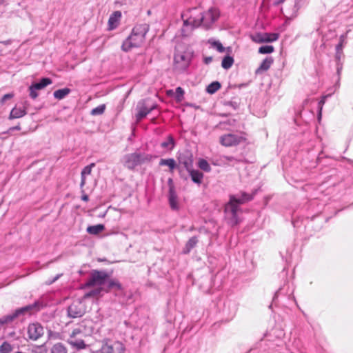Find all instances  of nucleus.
Wrapping results in <instances>:
<instances>
[{
    "label": "nucleus",
    "mask_w": 353,
    "mask_h": 353,
    "mask_svg": "<svg viewBox=\"0 0 353 353\" xmlns=\"http://www.w3.org/2000/svg\"><path fill=\"white\" fill-rule=\"evenodd\" d=\"M148 30L149 26L145 23L135 26L132 34L123 41L121 49L128 52L133 48L140 47L144 43Z\"/></svg>",
    "instance_id": "obj_2"
},
{
    "label": "nucleus",
    "mask_w": 353,
    "mask_h": 353,
    "mask_svg": "<svg viewBox=\"0 0 353 353\" xmlns=\"http://www.w3.org/2000/svg\"><path fill=\"white\" fill-rule=\"evenodd\" d=\"M212 61V57H206L204 58V63L205 64H209L210 63H211Z\"/></svg>",
    "instance_id": "obj_51"
},
{
    "label": "nucleus",
    "mask_w": 353,
    "mask_h": 353,
    "mask_svg": "<svg viewBox=\"0 0 353 353\" xmlns=\"http://www.w3.org/2000/svg\"><path fill=\"white\" fill-rule=\"evenodd\" d=\"M44 334L43 326L39 323H30L28 327V336L30 340L37 341Z\"/></svg>",
    "instance_id": "obj_12"
},
{
    "label": "nucleus",
    "mask_w": 353,
    "mask_h": 353,
    "mask_svg": "<svg viewBox=\"0 0 353 353\" xmlns=\"http://www.w3.org/2000/svg\"><path fill=\"white\" fill-rule=\"evenodd\" d=\"M70 92V90L69 88H63L54 91L53 95L55 99L61 100L64 99Z\"/></svg>",
    "instance_id": "obj_26"
},
{
    "label": "nucleus",
    "mask_w": 353,
    "mask_h": 353,
    "mask_svg": "<svg viewBox=\"0 0 353 353\" xmlns=\"http://www.w3.org/2000/svg\"><path fill=\"white\" fill-rule=\"evenodd\" d=\"M154 108H156V105L154 104L150 105L145 102L143 103H139L138 112L136 115L137 121H140L143 119Z\"/></svg>",
    "instance_id": "obj_14"
},
{
    "label": "nucleus",
    "mask_w": 353,
    "mask_h": 353,
    "mask_svg": "<svg viewBox=\"0 0 353 353\" xmlns=\"http://www.w3.org/2000/svg\"><path fill=\"white\" fill-rule=\"evenodd\" d=\"M219 17V12L217 9L211 8L208 11H201V26L209 28L211 25L217 20Z\"/></svg>",
    "instance_id": "obj_9"
},
{
    "label": "nucleus",
    "mask_w": 353,
    "mask_h": 353,
    "mask_svg": "<svg viewBox=\"0 0 353 353\" xmlns=\"http://www.w3.org/2000/svg\"><path fill=\"white\" fill-rule=\"evenodd\" d=\"M188 172L190 173L193 182L197 184L201 183L202 179L203 178V174L202 172H199V170H193L192 168H191L190 170H188Z\"/></svg>",
    "instance_id": "obj_21"
},
{
    "label": "nucleus",
    "mask_w": 353,
    "mask_h": 353,
    "mask_svg": "<svg viewBox=\"0 0 353 353\" xmlns=\"http://www.w3.org/2000/svg\"><path fill=\"white\" fill-rule=\"evenodd\" d=\"M199 167L205 172H210L211 170L210 164L205 159H200L198 163Z\"/></svg>",
    "instance_id": "obj_36"
},
{
    "label": "nucleus",
    "mask_w": 353,
    "mask_h": 353,
    "mask_svg": "<svg viewBox=\"0 0 353 353\" xmlns=\"http://www.w3.org/2000/svg\"><path fill=\"white\" fill-rule=\"evenodd\" d=\"M105 109L104 104L100 105L91 110V114L93 116L102 114Z\"/></svg>",
    "instance_id": "obj_37"
},
{
    "label": "nucleus",
    "mask_w": 353,
    "mask_h": 353,
    "mask_svg": "<svg viewBox=\"0 0 353 353\" xmlns=\"http://www.w3.org/2000/svg\"><path fill=\"white\" fill-rule=\"evenodd\" d=\"M304 0H293L289 6L282 9L283 14L290 19L294 18L298 13L299 8L303 3Z\"/></svg>",
    "instance_id": "obj_11"
},
{
    "label": "nucleus",
    "mask_w": 353,
    "mask_h": 353,
    "mask_svg": "<svg viewBox=\"0 0 353 353\" xmlns=\"http://www.w3.org/2000/svg\"><path fill=\"white\" fill-rule=\"evenodd\" d=\"M172 179H169L170 183H172Z\"/></svg>",
    "instance_id": "obj_58"
},
{
    "label": "nucleus",
    "mask_w": 353,
    "mask_h": 353,
    "mask_svg": "<svg viewBox=\"0 0 353 353\" xmlns=\"http://www.w3.org/2000/svg\"><path fill=\"white\" fill-rule=\"evenodd\" d=\"M29 105L28 101L23 103V107H14L10 112L9 119H14L23 117L27 114V108Z\"/></svg>",
    "instance_id": "obj_15"
},
{
    "label": "nucleus",
    "mask_w": 353,
    "mask_h": 353,
    "mask_svg": "<svg viewBox=\"0 0 353 353\" xmlns=\"http://www.w3.org/2000/svg\"><path fill=\"white\" fill-rule=\"evenodd\" d=\"M330 96V94H327V95L322 97L321 99L319 102V104H318V107H319L318 119H319V120H320L321 118V112H322V110H323V106L325 103L326 99Z\"/></svg>",
    "instance_id": "obj_40"
},
{
    "label": "nucleus",
    "mask_w": 353,
    "mask_h": 353,
    "mask_svg": "<svg viewBox=\"0 0 353 353\" xmlns=\"http://www.w3.org/2000/svg\"><path fill=\"white\" fill-rule=\"evenodd\" d=\"M252 197L245 192L239 194L231 195L230 201L225 206V214L231 225H237L239 223L238 212L241 210L239 205L252 200Z\"/></svg>",
    "instance_id": "obj_1"
},
{
    "label": "nucleus",
    "mask_w": 353,
    "mask_h": 353,
    "mask_svg": "<svg viewBox=\"0 0 353 353\" xmlns=\"http://www.w3.org/2000/svg\"><path fill=\"white\" fill-rule=\"evenodd\" d=\"M68 316L70 318L75 319L83 316L86 312V306L82 299L74 300L68 307Z\"/></svg>",
    "instance_id": "obj_5"
},
{
    "label": "nucleus",
    "mask_w": 353,
    "mask_h": 353,
    "mask_svg": "<svg viewBox=\"0 0 353 353\" xmlns=\"http://www.w3.org/2000/svg\"><path fill=\"white\" fill-rule=\"evenodd\" d=\"M177 159L179 161L178 165H183L187 171L190 170V169L192 168L193 157L190 152L185 151L182 153H180Z\"/></svg>",
    "instance_id": "obj_13"
},
{
    "label": "nucleus",
    "mask_w": 353,
    "mask_h": 353,
    "mask_svg": "<svg viewBox=\"0 0 353 353\" xmlns=\"http://www.w3.org/2000/svg\"><path fill=\"white\" fill-rule=\"evenodd\" d=\"M233 63H234V59L232 57L225 56L222 60L221 66L224 69H229L232 67V65H233Z\"/></svg>",
    "instance_id": "obj_33"
},
{
    "label": "nucleus",
    "mask_w": 353,
    "mask_h": 353,
    "mask_svg": "<svg viewBox=\"0 0 353 353\" xmlns=\"http://www.w3.org/2000/svg\"><path fill=\"white\" fill-rule=\"evenodd\" d=\"M95 166V164L94 163H90V165L85 166L81 171V180L80 183V187L81 188H83V186L85 185V176L87 175H90L92 172V168Z\"/></svg>",
    "instance_id": "obj_19"
},
{
    "label": "nucleus",
    "mask_w": 353,
    "mask_h": 353,
    "mask_svg": "<svg viewBox=\"0 0 353 353\" xmlns=\"http://www.w3.org/2000/svg\"><path fill=\"white\" fill-rule=\"evenodd\" d=\"M336 59H340V54H339V51H337V52H336Z\"/></svg>",
    "instance_id": "obj_54"
},
{
    "label": "nucleus",
    "mask_w": 353,
    "mask_h": 353,
    "mask_svg": "<svg viewBox=\"0 0 353 353\" xmlns=\"http://www.w3.org/2000/svg\"><path fill=\"white\" fill-rule=\"evenodd\" d=\"M221 161L225 163H231L232 165H234V163L238 162V160L236 159H235L233 157H230V156H223L221 157Z\"/></svg>",
    "instance_id": "obj_43"
},
{
    "label": "nucleus",
    "mask_w": 353,
    "mask_h": 353,
    "mask_svg": "<svg viewBox=\"0 0 353 353\" xmlns=\"http://www.w3.org/2000/svg\"><path fill=\"white\" fill-rule=\"evenodd\" d=\"M14 130H20V126L19 125H17V126H15L13 128Z\"/></svg>",
    "instance_id": "obj_55"
},
{
    "label": "nucleus",
    "mask_w": 353,
    "mask_h": 353,
    "mask_svg": "<svg viewBox=\"0 0 353 353\" xmlns=\"http://www.w3.org/2000/svg\"><path fill=\"white\" fill-rule=\"evenodd\" d=\"M3 0H0V3H3Z\"/></svg>",
    "instance_id": "obj_57"
},
{
    "label": "nucleus",
    "mask_w": 353,
    "mask_h": 353,
    "mask_svg": "<svg viewBox=\"0 0 353 353\" xmlns=\"http://www.w3.org/2000/svg\"><path fill=\"white\" fill-rule=\"evenodd\" d=\"M12 345L8 342H4L0 346V352L1 353H10L12 351Z\"/></svg>",
    "instance_id": "obj_41"
},
{
    "label": "nucleus",
    "mask_w": 353,
    "mask_h": 353,
    "mask_svg": "<svg viewBox=\"0 0 353 353\" xmlns=\"http://www.w3.org/2000/svg\"><path fill=\"white\" fill-rule=\"evenodd\" d=\"M245 139L237 134H227L220 137L221 143L225 147H231L242 143Z\"/></svg>",
    "instance_id": "obj_10"
},
{
    "label": "nucleus",
    "mask_w": 353,
    "mask_h": 353,
    "mask_svg": "<svg viewBox=\"0 0 353 353\" xmlns=\"http://www.w3.org/2000/svg\"><path fill=\"white\" fill-rule=\"evenodd\" d=\"M51 353H67V349L62 343H57L52 347Z\"/></svg>",
    "instance_id": "obj_32"
},
{
    "label": "nucleus",
    "mask_w": 353,
    "mask_h": 353,
    "mask_svg": "<svg viewBox=\"0 0 353 353\" xmlns=\"http://www.w3.org/2000/svg\"><path fill=\"white\" fill-rule=\"evenodd\" d=\"M115 288L118 290H122L121 284L117 280H110L108 281V288L107 290H105L106 292H109L110 289Z\"/></svg>",
    "instance_id": "obj_35"
},
{
    "label": "nucleus",
    "mask_w": 353,
    "mask_h": 353,
    "mask_svg": "<svg viewBox=\"0 0 353 353\" xmlns=\"http://www.w3.org/2000/svg\"><path fill=\"white\" fill-rule=\"evenodd\" d=\"M337 71H338V72H339V71H340V68H337Z\"/></svg>",
    "instance_id": "obj_56"
},
{
    "label": "nucleus",
    "mask_w": 353,
    "mask_h": 353,
    "mask_svg": "<svg viewBox=\"0 0 353 353\" xmlns=\"http://www.w3.org/2000/svg\"><path fill=\"white\" fill-rule=\"evenodd\" d=\"M101 343L99 353H124L125 352V346L121 342L104 339Z\"/></svg>",
    "instance_id": "obj_6"
},
{
    "label": "nucleus",
    "mask_w": 353,
    "mask_h": 353,
    "mask_svg": "<svg viewBox=\"0 0 353 353\" xmlns=\"http://www.w3.org/2000/svg\"><path fill=\"white\" fill-rule=\"evenodd\" d=\"M62 276V274H57L56 276H54L53 278V279L50 280V281H48L46 282V283L48 285H51L53 283H54L56 281H57L61 276Z\"/></svg>",
    "instance_id": "obj_49"
},
{
    "label": "nucleus",
    "mask_w": 353,
    "mask_h": 353,
    "mask_svg": "<svg viewBox=\"0 0 353 353\" xmlns=\"http://www.w3.org/2000/svg\"><path fill=\"white\" fill-rule=\"evenodd\" d=\"M109 275L104 271L93 270L90 274V277L85 283L87 287H92L94 285H99L101 287L107 279Z\"/></svg>",
    "instance_id": "obj_8"
},
{
    "label": "nucleus",
    "mask_w": 353,
    "mask_h": 353,
    "mask_svg": "<svg viewBox=\"0 0 353 353\" xmlns=\"http://www.w3.org/2000/svg\"><path fill=\"white\" fill-rule=\"evenodd\" d=\"M81 333L82 330H81V328H74L70 335V339H76V336Z\"/></svg>",
    "instance_id": "obj_46"
},
{
    "label": "nucleus",
    "mask_w": 353,
    "mask_h": 353,
    "mask_svg": "<svg viewBox=\"0 0 353 353\" xmlns=\"http://www.w3.org/2000/svg\"><path fill=\"white\" fill-rule=\"evenodd\" d=\"M175 145L174 140L172 136H169L168 139L161 143V146L163 148L168 150H172Z\"/></svg>",
    "instance_id": "obj_27"
},
{
    "label": "nucleus",
    "mask_w": 353,
    "mask_h": 353,
    "mask_svg": "<svg viewBox=\"0 0 353 353\" xmlns=\"http://www.w3.org/2000/svg\"><path fill=\"white\" fill-rule=\"evenodd\" d=\"M152 159V156L150 154L134 152L125 154L121 161L124 167L129 170H134L138 165L150 162Z\"/></svg>",
    "instance_id": "obj_4"
},
{
    "label": "nucleus",
    "mask_w": 353,
    "mask_h": 353,
    "mask_svg": "<svg viewBox=\"0 0 353 353\" xmlns=\"http://www.w3.org/2000/svg\"><path fill=\"white\" fill-rule=\"evenodd\" d=\"M121 13L119 11L113 12L108 19V29L113 30L116 28L119 24Z\"/></svg>",
    "instance_id": "obj_18"
},
{
    "label": "nucleus",
    "mask_w": 353,
    "mask_h": 353,
    "mask_svg": "<svg viewBox=\"0 0 353 353\" xmlns=\"http://www.w3.org/2000/svg\"><path fill=\"white\" fill-rule=\"evenodd\" d=\"M274 47L272 46H262L259 48L260 54H270L274 52Z\"/></svg>",
    "instance_id": "obj_38"
},
{
    "label": "nucleus",
    "mask_w": 353,
    "mask_h": 353,
    "mask_svg": "<svg viewBox=\"0 0 353 353\" xmlns=\"http://www.w3.org/2000/svg\"><path fill=\"white\" fill-rule=\"evenodd\" d=\"M209 43L212 45V46L217 50L219 52H223L225 51V48L223 46L221 43L219 41H209Z\"/></svg>",
    "instance_id": "obj_39"
},
{
    "label": "nucleus",
    "mask_w": 353,
    "mask_h": 353,
    "mask_svg": "<svg viewBox=\"0 0 353 353\" xmlns=\"http://www.w3.org/2000/svg\"><path fill=\"white\" fill-rule=\"evenodd\" d=\"M24 311L21 307L17 309L15 311H14L12 313L8 314V319L10 320V323L12 322L14 319L17 318L25 316Z\"/></svg>",
    "instance_id": "obj_29"
},
{
    "label": "nucleus",
    "mask_w": 353,
    "mask_h": 353,
    "mask_svg": "<svg viewBox=\"0 0 353 353\" xmlns=\"http://www.w3.org/2000/svg\"><path fill=\"white\" fill-rule=\"evenodd\" d=\"M81 193H82L81 199L83 201H88L89 200V197L86 194H85L84 190L83 188H81Z\"/></svg>",
    "instance_id": "obj_50"
},
{
    "label": "nucleus",
    "mask_w": 353,
    "mask_h": 353,
    "mask_svg": "<svg viewBox=\"0 0 353 353\" xmlns=\"http://www.w3.org/2000/svg\"><path fill=\"white\" fill-rule=\"evenodd\" d=\"M266 33H256L251 35L252 40L258 43L266 42Z\"/></svg>",
    "instance_id": "obj_31"
},
{
    "label": "nucleus",
    "mask_w": 353,
    "mask_h": 353,
    "mask_svg": "<svg viewBox=\"0 0 353 353\" xmlns=\"http://www.w3.org/2000/svg\"><path fill=\"white\" fill-rule=\"evenodd\" d=\"M43 307V305L41 302L37 301H35L32 304L28 305L26 306L22 307L21 308L24 311L26 315H30L34 311H39Z\"/></svg>",
    "instance_id": "obj_16"
},
{
    "label": "nucleus",
    "mask_w": 353,
    "mask_h": 353,
    "mask_svg": "<svg viewBox=\"0 0 353 353\" xmlns=\"http://www.w3.org/2000/svg\"><path fill=\"white\" fill-rule=\"evenodd\" d=\"M191 58L192 55L189 52L180 51L178 49L176 50L174 58L176 68L179 70H185L187 68Z\"/></svg>",
    "instance_id": "obj_7"
},
{
    "label": "nucleus",
    "mask_w": 353,
    "mask_h": 353,
    "mask_svg": "<svg viewBox=\"0 0 353 353\" xmlns=\"http://www.w3.org/2000/svg\"><path fill=\"white\" fill-rule=\"evenodd\" d=\"M12 97H13V94H12V93L6 94L2 97L1 100V103H4L6 100L10 99H11Z\"/></svg>",
    "instance_id": "obj_48"
},
{
    "label": "nucleus",
    "mask_w": 353,
    "mask_h": 353,
    "mask_svg": "<svg viewBox=\"0 0 353 353\" xmlns=\"http://www.w3.org/2000/svg\"><path fill=\"white\" fill-rule=\"evenodd\" d=\"M342 47V44L341 43H339L337 46H336V50L337 51H339V50Z\"/></svg>",
    "instance_id": "obj_53"
},
{
    "label": "nucleus",
    "mask_w": 353,
    "mask_h": 353,
    "mask_svg": "<svg viewBox=\"0 0 353 353\" xmlns=\"http://www.w3.org/2000/svg\"><path fill=\"white\" fill-rule=\"evenodd\" d=\"M103 290L105 291L104 288L103 287L99 286V288L94 289V290L87 292L86 294H85L83 299H85L92 297V296H100L102 291H103Z\"/></svg>",
    "instance_id": "obj_28"
},
{
    "label": "nucleus",
    "mask_w": 353,
    "mask_h": 353,
    "mask_svg": "<svg viewBox=\"0 0 353 353\" xmlns=\"http://www.w3.org/2000/svg\"><path fill=\"white\" fill-rule=\"evenodd\" d=\"M221 88V84L218 81L211 83L206 88V90L210 94L215 93Z\"/></svg>",
    "instance_id": "obj_34"
},
{
    "label": "nucleus",
    "mask_w": 353,
    "mask_h": 353,
    "mask_svg": "<svg viewBox=\"0 0 353 353\" xmlns=\"http://www.w3.org/2000/svg\"><path fill=\"white\" fill-rule=\"evenodd\" d=\"M10 321L8 319V316H4L0 319V330L6 325L10 323Z\"/></svg>",
    "instance_id": "obj_47"
},
{
    "label": "nucleus",
    "mask_w": 353,
    "mask_h": 353,
    "mask_svg": "<svg viewBox=\"0 0 353 353\" xmlns=\"http://www.w3.org/2000/svg\"><path fill=\"white\" fill-rule=\"evenodd\" d=\"M29 91H30V97L33 99H35L38 95H39V93H38V90L34 89L32 86H30L29 87Z\"/></svg>",
    "instance_id": "obj_45"
},
{
    "label": "nucleus",
    "mask_w": 353,
    "mask_h": 353,
    "mask_svg": "<svg viewBox=\"0 0 353 353\" xmlns=\"http://www.w3.org/2000/svg\"><path fill=\"white\" fill-rule=\"evenodd\" d=\"M184 90L181 88L178 87L175 91V99L177 101H181L183 99Z\"/></svg>",
    "instance_id": "obj_42"
},
{
    "label": "nucleus",
    "mask_w": 353,
    "mask_h": 353,
    "mask_svg": "<svg viewBox=\"0 0 353 353\" xmlns=\"http://www.w3.org/2000/svg\"><path fill=\"white\" fill-rule=\"evenodd\" d=\"M285 0H277L276 1L274 2V5L275 6H279L281 3H283Z\"/></svg>",
    "instance_id": "obj_52"
},
{
    "label": "nucleus",
    "mask_w": 353,
    "mask_h": 353,
    "mask_svg": "<svg viewBox=\"0 0 353 353\" xmlns=\"http://www.w3.org/2000/svg\"><path fill=\"white\" fill-rule=\"evenodd\" d=\"M183 22L181 32L183 36H188L192 30L201 26V10L198 8L188 9L181 13Z\"/></svg>",
    "instance_id": "obj_3"
},
{
    "label": "nucleus",
    "mask_w": 353,
    "mask_h": 353,
    "mask_svg": "<svg viewBox=\"0 0 353 353\" xmlns=\"http://www.w3.org/2000/svg\"><path fill=\"white\" fill-rule=\"evenodd\" d=\"M273 63V59L270 57H266L256 70V72L268 70Z\"/></svg>",
    "instance_id": "obj_24"
},
{
    "label": "nucleus",
    "mask_w": 353,
    "mask_h": 353,
    "mask_svg": "<svg viewBox=\"0 0 353 353\" xmlns=\"http://www.w3.org/2000/svg\"><path fill=\"white\" fill-rule=\"evenodd\" d=\"M198 242V240L196 239V236H193L192 238H190L188 241L187 242L186 245H185V250H184V253H189L190 251L195 247V245H196Z\"/></svg>",
    "instance_id": "obj_30"
},
{
    "label": "nucleus",
    "mask_w": 353,
    "mask_h": 353,
    "mask_svg": "<svg viewBox=\"0 0 353 353\" xmlns=\"http://www.w3.org/2000/svg\"><path fill=\"white\" fill-rule=\"evenodd\" d=\"M266 42H273L279 39V34L277 33H266Z\"/></svg>",
    "instance_id": "obj_44"
},
{
    "label": "nucleus",
    "mask_w": 353,
    "mask_h": 353,
    "mask_svg": "<svg viewBox=\"0 0 353 353\" xmlns=\"http://www.w3.org/2000/svg\"><path fill=\"white\" fill-rule=\"evenodd\" d=\"M105 227L102 224L91 225L87 228V232L90 234H98L104 230Z\"/></svg>",
    "instance_id": "obj_25"
},
{
    "label": "nucleus",
    "mask_w": 353,
    "mask_h": 353,
    "mask_svg": "<svg viewBox=\"0 0 353 353\" xmlns=\"http://www.w3.org/2000/svg\"><path fill=\"white\" fill-rule=\"evenodd\" d=\"M168 199L170 208L172 210H177L179 208L177 195L173 186L170 187Z\"/></svg>",
    "instance_id": "obj_17"
},
{
    "label": "nucleus",
    "mask_w": 353,
    "mask_h": 353,
    "mask_svg": "<svg viewBox=\"0 0 353 353\" xmlns=\"http://www.w3.org/2000/svg\"><path fill=\"white\" fill-rule=\"evenodd\" d=\"M52 83L50 78H43L38 83H34L31 85L34 89L38 91L45 88L47 85H50Z\"/></svg>",
    "instance_id": "obj_23"
},
{
    "label": "nucleus",
    "mask_w": 353,
    "mask_h": 353,
    "mask_svg": "<svg viewBox=\"0 0 353 353\" xmlns=\"http://www.w3.org/2000/svg\"><path fill=\"white\" fill-rule=\"evenodd\" d=\"M159 165L168 166L170 168V171L171 172H173L175 168H178L179 170L180 171L179 165H176L175 160L174 159H162L159 161Z\"/></svg>",
    "instance_id": "obj_20"
},
{
    "label": "nucleus",
    "mask_w": 353,
    "mask_h": 353,
    "mask_svg": "<svg viewBox=\"0 0 353 353\" xmlns=\"http://www.w3.org/2000/svg\"><path fill=\"white\" fill-rule=\"evenodd\" d=\"M68 343L73 347L77 350H83L86 347V345L83 340L79 339H69Z\"/></svg>",
    "instance_id": "obj_22"
}]
</instances>
